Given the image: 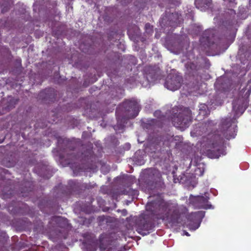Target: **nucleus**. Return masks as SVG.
<instances>
[{
  "instance_id": "39",
  "label": "nucleus",
  "mask_w": 251,
  "mask_h": 251,
  "mask_svg": "<svg viewBox=\"0 0 251 251\" xmlns=\"http://www.w3.org/2000/svg\"><path fill=\"white\" fill-rule=\"evenodd\" d=\"M249 31L251 32V25H250L249 27Z\"/></svg>"
},
{
  "instance_id": "44",
  "label": "nucleus",
  "mask_w": 251,
  "mask_h": 251,
  "mask_svg": "<svg viewBox=\"0 0 251 251\" xmlns=\"http://www.w3.org/2000/svg\"><path fill=\"white\" fill-rule=\"evenodd\" d=\"M82 45H80V49H82Z\"/></svg>"
},
{
  "instance_id": "43",
  "label": "nucleus",
  "mask_w": 251,
  "mask_h": 251,
  "mask_svg": "<svg viewBox=\"0 0 251 251\" xmlns=\"http://www.w3.org/2000/svg\"><path fill=\"white\" fill-rule=\"evenodd\" d=\"M123 212H125V213H126V210H123Z\"/></svg>"
},
{
  "instance_id": "8",
  "label": "nucleus",
  "mask_w": 251,
  "mask_h": 251,
  "mask_svg": "<svg viewBox=\"0 0 251 251\" xmlns=\"http://www.w3.org/2000/svg\"><path fill=\"white\" fill-rule=\"evenodd\" d=\"M183 36H178L176 38H171L166 40L165 45L172 52L176 54L179 53L184 47Z\"/></svg>"
},
{
  "instance_id": "28",
  "label": "nucleus",
  "mask_w": 251,
  "mask_h": 251,
  "mask_svg": "<svg viewBox=\"0 0 251 251\" xmlns=\"http://www.w3.org/2000/svg\"><path fill=\"white\" fill-rule=\"evenodd\" d=\"M170 78H179L180 76L179 73H176V71H173L172 73L170 75Z\"/></svg>"
},
{
  "instance_id": "13",
  "label": "nucleus",
  "mask_w": 251,
  "mask_h": 251,
  "mask_svg": "<svg viewBox=\"0 0 251 251\" xmlns=\"http://www.w3.org/2000/svg\"><path fill=\"white\" fill-rule=\"evenodd\" d=\"M108 235L103 233L100 235L99 239L97 240L96 244L99 246L100 250H105L109 245Z\"/></svg>"
},
{
  "instance_id": "29",
  "label": "nucleus",
  "mask_w": 251,
  "mask_h": 251,
  "mask_svg": "<svg viewBox=\"0 0 251 251\" xmlns=\"http://www.w3.org/2000/svg\"><path fill=\"white\" fill-rule=\"evenodd\" d=\"M154 115L155 117H157V118L160 119L161 120L162 119V115L161 114V112L160 110H156L154 113Z\"/></svg>"
},
{
  "instance_id": "14",
  "label": "nucleus",
  "mask_w": 251,
  "mask_h": 251,
  "mask_svg": "<svg viewBox=\"0 0 251 251\" xmlns=\"http://www.w3.org/2000/svg\"><path fill=\"white\" fill-rule=\"evenodd\" d=\"M82 155L83 159L88 162H93L94 160H95L96 157L94 153L92 145L89 146L88 148L82 152Z\"/></svg>"
},
{
  "instance_id": "17",
  "label": "nucleus",
  "mask_w": 251,
  "mask_h": 251,
  "mask_svg": "<svg viewBox=\"0 0 251 251\" xmlns=\"http://www.w3.org/2000/svg\"><path fill=\"white\" fill-rule=\"evenodd\" d=\"M185 68L186 73L189 75V76H194V73L197 71V66L193 63L188 62L185 64Z\"/></svg>"
},
{
  "instance_id": "21",
  "label": "nucleus",
  "mask_w": 251,
  "mask_h": 251,
  "mask_svg": "<svg viewBox=\"0 0 251 251\" xmlns=\"http://www.w3.org/2000/svg\"><path fill=\"white\" fill-rule=\"evenodd\" d=\"M96 185L95 183H92L89 182L88 183H82L81 185L78 186L80 187L81 189H90L94 188Z\"/></svg>"
},
{
  "instance_id": "36",
  "label": "nucleus",
  "mask_w": 251,
  "mask_h": 251,
  "mask_svg": "<svg viewBox=\"0 0 251 251\" xmlns=\"http://www.w3.org/2000/svg\"><path fill=\"white\" fill-rule=\"evenodd\" d=\"M248 8L251 9V0H249Z\"/></svg>"
},
{
  "instance_id": "24",
  "label": "nucleus",
  "mask_w": 251,
  "mask_h": 251,
  "mask_svg": "<svg viewBox=\"0 0 251 251\" xmlns=\"http://www.w3.org/2000/svg\"><path fill=\"white\" fill-rule=\"evenodd\" d=\"M103 19H104V21L105 22H106L107 23H110L113 22L114 17L113 16L108 15L107 13H106L103 16Z\"/></svg>"
},
{
  "instance_id": "1",
  "label": "nucleus",
  "mask_w": 251,
  "mask_h": 251,
  "mask_svg": "<svg viewBox=\"0 0 251 251\" xmlns=\"http://www.w3.org/2000/svg\"><path fill=\"white\" fill-rule=\"evenodd\" d=\"M217 133L209 134L207 156L211 158H218L220 156V147L224 143L225 139L229 140L234 138L236 135L237 126L235 119L226 118L221 120Z\"/></svg>"
},
{
  "instance_id": "45",
  "label": "nucleus",
  "mask_w": 251,
  "mask_h": 251,
  "mask_svg": "<svg viewBox=\"0 0 251 251\" xmlns=\"http://www.w3.org/2000/svg\"><path fill=\"white\" fill-rule=\"evenodd\" d=\"M97 79H95V81H92V82H94Z\"/></svg>"
},
{
  "instance_id": "5",
  "label": "nucleus",
  "mask_w": 251,
  "mask_h": 251,
  "mask_svg": "<svg viewBox=\"0 0 251 251\" xmlns=\"http://www.w3.org/2000/svg\"><path fill=\"white\" fill-rule=\"evenodd\" d=\"M171 120L174 126L184 130L192 122V112L188 107L179 109L176 106L172 109Z\"/></svg>"
},
{
  "instance_id": "41",
  "label": "nucleus",
  "mask_w": 251,
  "mask_h": 251,
  "mask_svg": "<svg viewBox=\"0 0 251 251\" xmlns=\"http://www.w3.org/2000/svg\"><path fill=\"white\" fill-rule=\"evenodd\" d=\"M186 235H187V236H189V233H188V232H186Z\"/></svg>"
},
{
  "instance_id": "37",
  "label": "nucleus",
  "mask_w": 251,
  "mask_h": 251,
  "mask_svg": "<svg viewBox=\"0 0 251 251\" xmlns=\"http://www.w3.org/2000/svg\"><path fill=\"white\" fill-rule=\"evenodd\" d=\"M114 34H116V32H112L111 34H110V35H109L108 34V38L109 39H110V36L112 35H114Z\"/></svg>"
},
{
  "instance_id": "22",
  "label": "nucleus",
  "mask_w": 251,
  "mask_h": 251,
  "mask_svg": "<svg viewBox=\"0 0 251 251\" xmlns=\"http://www.w3.org/2000/svg\"><path fill=\"white\" fill-rule=\"evenodd\" d=\"M233 109L235 111L236 115L238 114L239 113L242 114L244 111L242 106L239 105L237 107L234 102L233 103Z\"/></svg>"
},
{
  "instance_id": "20",
  "label": "nucleus",
  "mask_w": 251,
  "mask_h": 251,
  "mask_svg": "<svg viewBox=\"0 0 251 251\" xmlns=\"http://www.w3.org/2000/svg\"><path fill=\"white\" fill-rule=\"evenodd\" d=\"M14 70L16 73L21 72L22 71V64L21 60L20 59H17L14 62Z\"/></svg>"
},
{
  "instance_id": "9",
  "label": "nucleus",
  "mask_w": 251,
  "mask_h": 251,
  "mask_svg": "<svg viewBox=\"0 0 251 251\" xmlns=\"http://www.w3.org/2000/svg\"><path fill=\"white\" fill-rule=\"evenodd\" d=\"M209 198L203 196H197L190 198V203L195 209H208L212 207L211 204H208Z\"/></svg>"
},
{
  "instance_id": "18",
  "label": "nucleus",
  "mask_w": 251,
  "mask_h": 251,
  "mask_svg": "<svg viewBox=\"0 0 251 251\" xmlns=\"http://www.w3.org/2000/svg\"><path fill=\"white\" fill-rule=\"evenodd\" d=\"M251 93V79L247 82L246 86L242 89L240 95L243 96L245 99L248 98Z\"/></svg>"
},
{
  "instance_id": "6",
  "label": "nucleus",
  "mask_w": 251,
  "mask_h": 251,
  "mask_svg": "<svg viewBox=\"0 0 251 251\" xmlns=\"http://www.w3.org/2000/svg\"><path fill=\"white\" fill-rule=\"evenodd\" d=\"M190 79H165L164 85L165 88L172 91L177 90L182 86L183 89L186 90L188 93L191 92L192 88L194 90H197L195 86L188 83Z\"/></svg>"
},
{
  "instance_id": "35",
  "label": "nucleus",
  "mask_w": 251,
  "mask_h": 251,
  "mask_svg": "<svg viewBox=\"0 0 251 251\" xmlns=\"http://www.w3.org/2000/svg\"><path fill=\"white\" fill-rule=\"evenodd\" d=\"M229 0V2L232 4L231 5V6H232L234 4V2L235 0Z\"/></svg>"
},
{
  "instance_id": "30",
  "label": "nucleus",
  "mask_w": 251,
  "mask_h": 251,
  "mask_svg": "<svg viewBox=\"0 0 251 251\" xmlns=\"http://www.w3.org/2000/svg\"><path fill=\"white\" fill-rule=\"evenodd\" d=\"M69 184L70 186L72 187L73 185H76V182L75 180H70L69 182Z\"/></svg>"
},
{
  "instance_id": "3",
  "label": "nucleus",
  "mask_w": 251,
  "mask_h": 251,
  "mask_svg": "<svg viewBox=\"0 0 251 251\" xmlns=\"http://www.w3.org/2000/svg\"><path fill=\"white\" fill-rule=\"evenodd\" d=\"M235 36L234 31L226 29L224 35H220L216 30L209 29L204 31L200 38V41L201 44L205 47H210L215 44L221 48L223 44H226L228 46V45L233 41Z\"/></svg>"
},
{
  "instance_id": "31",
  "label": "nucleus",
  "mask_w": 251,
  "mask_h": 251,
  "mask_svg": "<svg viewBox=\"0 0 251 251\" xmlns=\"http://www.w3.org/2000/svg\"><path fill=\"white\" fill-rule=\"evenodd\" d=\"M210 66V62L208 60H205V67L208 68Z\"/></svg>"
},
{
  "instance_id": "42",
  "label": "nucleus",
  "mask_w": 251,
  "mask_h": 251,
  "mask_svg": "<svg viewBox=\"0 0 251 251\" xmlns=\"http://www.w3.org/2000/svg\"><path fill=\"white\" fill-rule=\"evenodd\" d=\"M184 42V43H185V42H187V40H185V39L184 38V40H183Z\"/></svg>"
},
{
  "instance_id": "33",
  "label": "nucleus",
  "mask_w": 251,
  "mask_h": 251,
  "mask_svg": "<svg viewBox=\"0 0 251 251\" xmlns=\"http://www.w3.org/2000/svg\"><path fill=\"white\" fill-rule=\"evenodd\" d=\"M145 28H146V29H150V28H151V25H150L149 24H148H148H146L145 25Z\"/></svg>"
},
{
  "instance_id": "40",
  "label": "nucleus",
  "mask_w": 251,
  "mask_h": 251,
  "mask_svg": "<svg viewBox=\"0 0 251 251\" xmlns=\"http://www.w3.org/2000/svg\"><path fill=\"white\" fill-rule=\"evenodd\" d=\"M99 218L100 219V220H103L104 217H100Z\"/></svg>"
},
{
  "instance_id": "16",
  "label": "nucleus",
  "mask_w": 251,
  "mask_h": 251,
  "mask_svg": "<svg viewBox=\"0 0 251 251\" xmlns=\"http://www.w3.org/2000/svg\"><path fill=\"white\" fill-rule=\"evenodd\" d=\"M211 3V0H195V4L198 9L201 10L209 7Z\"/></svg>"
},
{
  "instance_id": "32",
  "label": "nucleus",
  "mask_w": 251,
  "mask_h": 251,
  "mask_svg": "<svg viewBox=\"0 0 251 251\" xmlns=\"http://www.w3.org/2000/svg\"><path fill=\"white\" fill-rule=\"evenodd\" d=\"M132 0H122L123 4H126L131 1Z\"/></svg>"
},
{
  "instance_id": "47",
  "label": "nucleus",
  "mask_w": 251,
  "mask_h": 251,
  "mask_svg": "<svg viewBox=\"0 0 251 251\" xmlns=\"http://www.w3.org/2000/svg\"><path fill=\"white\" fill-rule=\"evenodd\" d=\"M82 51H83V52H85V50H82Z\"/></svg>"
},
{
  "instance_id": "15",
  "label": "nucleus",
  "mask_w": 251,
  "mask_h": 251,
  "mask_svg": "<svg viewBox=\"0 0 251 251\" xmlns=\"http://www.w3.org/2000/svg\"><path fill=\"white\" fill-rule=\"evenodd\" d=\"M145 72L147 75H150V77H153L160 74V69L156 66H149L145 68Z\"/></svg>"
},
{
  "instance_id": "7",
  "label": "nucleus",
  "mask_w": 251,
  "mask_h": 251,
  "mask_svg": "<svg viewBox=\"0 0 251 251\" xmlns=\"http://www.w3.org/2000/svg\"><path fill=\"white\" fill-rule=\"evenodd\" d=\"M181 20V15L177 13H170L166 11L160 21V24L162 28L168 26L175 27L180 23Z\"/></svg>"
},
{
  "instance_id": "38",
  "label": "nucleus",
  "mask_w": 251,
  "mask_h": 251,
  "mask_svg": "<svg viewBox=\"0 0 251 251\" xmlns=\"http://www.w3.org/2000/svg\"><path fill=\"white\" fill-rule=\"evenodd\" d=\"M229 10H230V11H231V13H233L234 14H235V11H234V10H233V9H229Z\"/></svg>"
},
{
  "instance_id": "11",
  "label": "nucleus",
  "mask_w": 251,
  "mask_h": 251,
  "mask_svg": "<svg viewBox=\"0 0 251 251\" xmlns=\"http://www.w3.org/2000/svg\"><path fill=\"white\" fill-rule=\"evenodd\" d=\"M232 79H216L214 86L217 91L226 93L234 88Z\"/></svg>"
},
{
  "instance_id": "4",
  "label": "nucleus",
  "mask_w": 251,
  "mask_h": 251,
  "mask_svg": "<svg viewBox=\"0 0 251 251\" xmlns=\"http://www.w3.org/2000/svg\"><path fill=\"white\" fill-rule=\"evenodd\" d=\"M140 107L135 100H126L116 110L117 125L120 128H123L130 119L135 118L140 111Z\"/></svg>"
},
{
  "instance_id": "10",
  "label": "nucleus",
  "mask_w": 251,
  "mask_h": 251,
  "mask_svg": "<svg viewBox=\"0 0 251 251\" xmlns=\"http://www.w3.org/2000/svg\"><path fill=\"white\" fill-rule=\"evenodd\" d=\"M57 91L53 88H46L40 92L38 96L39 100L45 101L47 103L54 102L57 99Z\"/></svg>"
},
{
  "instance_id": "23",
  "label": "nucleus",
  "mask_w": 251,
  "mask_h": 251,
  "mask_svg": "<svg viewBox=\"0 0 251 251\" xmlns=\"http://www.w3.org/2000/svg\"><path fill=\"white\" fill-rule=\"evenodd\" d=\"M18 101V99H11L9 101V104L7 106V108L10 110L15 107V105Z\"/></svg>"
},
{
  "instance_id": "34",
  "label": "nucleus",
  "mask_w": 251,
  "mask_h": 251,
  "mask_svg": "<svg viewBox=\"0 0 251 251\" xmlns=\"http://www.w3.org/2000/svg\"><path fill=\"white\" fill-rule=\"evenodd\" d=\"M197 28H198V30L196 32V34H199L201 31V27L200 26H198Z\"/></svg>"
},
{
  "instance_id": "26",
  "label": "nucleus",
  "mask_w": 251,
  "mask_h": 251,
  "mask_svg": "<svg viewBox=\"0 0 251 251\" xmlns=\"http://www.w3.org/2000/svg\"><path fill=\"white\" fill-rule=\"evenodd\" d=\"M143 87H150V82L149 79H141L140 82Z\"/></svg>"
},
{
  "instance_id": "46",
  "label": "nucleus",
  "mask_w": 251,
  "mask_h": 251,
  "mask_svg": "<svg viewBox=\"0 0 251 251\" xmlns=\"http://www.w3.org/2000/svg\"><path fill=\"white\" fill-rule=\"evenodd\" d=\"M75 187H73L72 188V189H75Z\"/></svg>"
},
{
  "instance_id": "27",
  "label": "nucleus",
  "mask_w": 251,
  "mask_h": 251,
  "mask_svg": "<svg viewBox=\"0 0 251 251\" xmlns=\"http://www.w3.org/2000/svg\"><path fill=\"white\" fill-rule=\"evenodd\" d=\"M56 221L58 223H62L63 225H61L60 226L64 227L66 226V225L67 224V220L66 219H64L62 218L61 217H58L57 218Z\"/></svg>"
},
{
  "instance_id": "12",
  "label": "nucleus",
  "mask_w": 251,
  "mask_h": 251,
  "mask_svg": "<svg viewBox=\"0 0 251 251\" xmlns=\"http://www.w3.org/2000/svg\"><path fill=\"white\" fill-rule=\"evenodd\" d=\"M137 231L141 235L144 236L150 233L153 227L152 223L143 218L137 223Z\"/></svg>"
},
{
  "instance_id": "2",
  "label": "nucleus",
  "mask_w": 251,
  "mask_h": 251,
  "mask_svg": "<svg viewBox=\"0 0 251 251\" xmlns=\"http://www.w3.org/2000/svg\"><path fill=\"white\" fill-rule=\"evenodd\" d=\"M146 209L158 220L173 225L178 223L180 213L175 204L158 199L148 202Z\"/></svg>"
},
{
  "instance_id": "19",
  "label": "nucleus",
  "mask_w": 251,
  "mask_h": 251,
  "mask_svg": "<svg viewBox=\"0 0 251 251\" xmlns=\"http://www.w3.org/2000/svg\"><path fill=\"white\" fill-rule=\"evenodd\" d=\"M205 212L203 211H198L194 213H192L190 215H188V219H191L193 217L202 218L204 216Z\"/></svg>"
},
{
  "instance_id": "25",
  "label": "nucleus",
  "mask_w": 251,
  "mask_h": 251,
  "mask_svg": "<svg viewBox=\"0 0 251 251\" xmlns=\"http://www.w3.org/2000/svg\"><path fill=\"white\" fill-rule=\"evenodd\" d=\"M1 11L2 13H4L9 9V3L6 2L5 3H3L1 5Z\"/></svg>"
}]
</instances>
